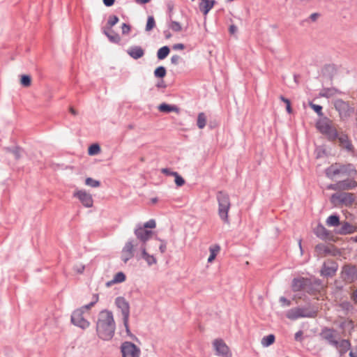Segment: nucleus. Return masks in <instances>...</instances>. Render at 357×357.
Wrapping results in <instances>:
<instances>
[{"label": "nucleus", "instance_id": "f257e3e1", "mask_svg": "<svg viewBox=\"0 0 357 357\" xmlns=\"http://www.w3.org/2000/svg\"><path fill=\"white\" fill-rule=\"evenodd\" d=\"M116 323L112 311L101 310L96 321V333L99 338L104 341L111 340L115 333Z\"/></svg>", "mask_w": 357, "mask_h": 357}, {"label": "nucleus", "instance_id": "f03ea898", "mask_svg": "<svg viewBox=\"0 0 357 357\" xmlns=\"http://www.w3.org/2000/svg\"><path fill=\"white\" fill-rule=\"evenodd\" d=\"M218 203V215L220 218L226 223H229L228 213L231 207L229 195L224 191H218L216 195Z\"/></svg>", "mask_w": 357, "mask_h": 357}, {"label": "nucleus", "instance_id": "7ed1b4c3", "mask_svg": "<svg viewBox=\"0 0 357 357\" xmlns=\"http://www.w3.org/2000/svg\"><path fill=\"white\" fill-rule=\"evenodd\" d=\"M317 314V310L309 305L304 307H294L287 312L286 317L290 320H296L299 318H314Z\"/></svg>", "mask_w": 357, "mask_h": 357}, {"label": "nucleus", "instance_id": "20e7f679", "mask_svg": "<svg viewBox=\"0 0 357 357\" xmlns=\"http://www.w3.org/2000/svg\"><path fill=\"white\" fill-rule=\"evenodd\" d=\"M355 200V196L350 192L334 193L331 197V202L335 205H344L350 206Z\"/></svg>", "mask_w": 357, "mask_h": 357}, {"label": "nucleus", "instance_id": "39448f33", "mask_svg": "<svg viewBox=\"0 0 357 357\" xmlns=\"http://www.w3.org/2000/svg\"><path fill=\"white\" fill-rule=\"evenodd\" d=\"M340 276L347 283H353L357 280V266L345 264L342 266Z\"/></svg>", "mask_w": 357, "mask_h": 357}, {"label": "nucleus", "instance_id": "423d86ee", "mask_svg": "<svg viewBox=\"0 0 357 357\" xmlns=\"http://www.w3.org/2000/svg\"><path fill=\"white\" fill-rule=\"evenodd\" d=\"M137 247V240L130 238L125 244L121 250V259L126 264L130 259L134 257L135 252Z\"/></svg>", "mask_w": 357, "mask_h": 357}, {"label": "nucleus", "instance_id": "0eeeda50", "mask_svg": "<svg viewBox=\"0 0 357 357\" xmlns=\"http://www.w3.org/2000/svg\"><path fill=\"white\" fill-rule=\"evenodd\" d=\"M334 107L341 119H347L354 112V108L351 107L348 102L342 99L336 100L334 102Z\"/></svg>", "mask_w": 357, "mask_h": 357}, {"label": "nucleus", "instance_id": "6e6552de", "mask_svg": "<svg viewBox=\"0 0 357 357\" xmlns=\"http://www.w3.org/2000/svg\"><path fill=\"white\" fill-rule=\"evenodd\" d=\"M134 233L137 238V244L138 245L139 243V246H146V242L151 238L153 234L151 230L146 229L140 224L136 226Z\"/></svg>", "mask_w": 357, "mask_h": 357}, {"label": "nucleus", "instance_id": "1a4fd4ad", "mask_svg": "<svg viewBox=\"0 0 357 357\" xmlns=\"http://www.w3.org/2000/svg\"><path fill=\"white\" fill-rule=\"evenodd\" d=\"M121 352L122 357H139L141 351L134 343L126 341L121 345Z\"/></svg>", "mask_w": 357, "mask_h": 357}, {"label": "nucleus", "instance_id": "9d476101", "mask_svg": "<svg viewBox=\"0 0 357 357\" xmlns=\"http://www.w3.org/2000/svg\"><path fill=\"white\" fill-rule=\"evenodd\" d=\"M83 314L84 312L82 309H77L74 310L71 315L70 321L73 325L79 327L82 329H86L89 326L90 323L84 319Z\"/></svg>", "mask_w": 357, "mask_h": 357}, {"label": "nucleus", "instance_id": "9b49d317", "mask_svg": "<svg viewBox=\"0 0 357 357\" xmlns=\"http://www.w3.org/2000/svg\"><path fill=\"white\" fill-rule=\"evenodd\" d=\"M337 335V331L335 329L328 327L323 328L320 333L321 337L333 347L337 344V340L335 339Z\"/></svg>", "mask_w": 357, "mask_h": 357}, {"label": "nucleus", "instance_id": "f8f14e48", "mask_svg": "<svg viewBox=\"0 0 357 357\" xmlns=\"http://www.w3.org/2000/svg\"><path fill=\"white\" fill-rule=\"evenodd\" d=\"M338 269V264L333 260L324 263L321 269V275L326 278H332L336 274Z\"/></svg>", "mask_w": 357, "mask_h": 357}, {"label": "nucleus", "instance_id": "ddd939ff", "mask_svg": "<svg viewBox=\"0 0 357 357\" xmlns=\"http://www.w3.org/2000/svg\"><path fill=\"white\" fill-rule=\"evenodd\" d=\"M115 304L121 312L123 316V321H126V319H129L130 305L129 303L126 300V298L123 296H118L115 299Z\"/></svg>", "mask_w": 357, "mask_h": 357}, {"label": "nucleus", "instance_id": "4468645a", "mask_svg": "<svg viewBox=\"0 0 357 357\" xmlns=\"http://www.w3.org/2000/svg\"><path fill=\"white\" fill-rule=\"evenodd\" d=\"M213 347L218 356L222 357H231V353L229 351V348L222 340H215L213 342Z\"/></svg>", "mask_w": 357, "mask_h": 357}, {"label": "nucleus", "instance_id": "2eb2a0df", "mask_svg": "<svg viewBox=\"0 0 357 357\" xmlns=\"http://www.w3.org/2000/svg\"><path fill=\"white\" fill-rule=\"evenodd\" d=\"M74 197L79 199L80 202L86 208L93 206V200L92 196L84 190H77L74 193Z\"/></svg>", "mask_w": 357, "mask_h": 357}, {"label": "nucleus", "instance_id": "dca6fc26", "mask_svg": "<svg viewBox=\"0 0 357 357\" xmlns=\"http://www.w3.org/2000/svg\"><path fill=\"white\" fill-rule=\"evenodd\" d=\"M341 227L335 229V233L338 235H348L355 233L357 231V227L352 225L347 221L342 222Z\"/></svg>", "mask_w": 357, "mask_h": 357}, {"label": "nucleus", "instance_id": "f3484780", "mask_svg": "<svg viewBox=\"0 0 357 357\" xmlns=\"http://www.w3.org/2000/svg\"><path fill=\"white\" fill-rule=\"evenodd\" d=\"M337 139H338L340 146L345 149L347 152L353 153L354 151V147L347 134L341 133L338 135Z\"/></svg>", "mask_w": 357, "mask_h": 357}, {"label": "nucleus", "instance_id": "a211bd4d", "mask_svg": "<svg viewBox=\"0 0 357 357\" xmlns=\"http://www.w3.org/2000/svg\"><path fill=\"white\" fill-rule=\"evenodd\" d=\"M332 121L328 117H322L316 122V128L321 133H324L332 128Z\"/></svg>", "mask_w": 357, "mask_h": 357}, {"label": "nucleus", "instance_id": "6ab92c4d", "mask_svg": "<svg viewBox=\"0 0 357 357\" xmlns=\"http://www.w3.org/2000/svg\"><path fill=\"white\" fill-rule=\"evenodd\" d=\"M305 282H308L307 278L300 277L294 278L291 282L292 291L297 292L305 290Z\"/></svg>", "mask_w": 357, "mask_h": 357}, {"label": "nucleus", "instance_id": "aec40b11", "mask_svg": "<svg viewBox=\"0 0 357 357\" xmlns=\"http://www.w3.org/2000/svg\"><path fill=\"white\" fill-rule=\"evenodd\" d=\"M127 54L134 59H139L144 55V50L141 46L133 45L127 50Z\"/></svg>", "mask_w": 357, "mask_h": 357}, {"label": "nucleus", "instance_id": "412c9836", "mask_svg": "<svg viewBox=\"0 0 357 357\" xmlns=\"http://www.w3.org/2000/svg\"><path fill=\"white\" fill-rule=\"evenodd\" d=\"M331 166H333V172L335 176L342 173H347L351 171H352L354 174L356 173V171L353 168V165L351 164L348 165L347 166H338L337 164L332 165ZM349 174L351 175V172H349Z\"/></svg>", "mask_w": 357, "mask_h": 357}, {"label": "nucleus", "instance_id": "4be33fe9", "mask_svg": "<svg viewBox=\"0 0 357 357\" xmlns=\"http://www.w3.org/2000/svg\"><path fill=\"white\" fill-rule=\"evenodd\" d=\"M314 234L319 238L325 240L328 238L330 231L326 227L319 223L314 229Z\"/></svg>", "mask_w": 357, "mask_h": 357}, {"label": "nucleus", "instance_id": "5701e85b", "mask_svg": "<svg viewBox=\"0 0 357 357\" xmlns=\"http://www.w3.org/2000/svg\"><path fill=\"white\" fill-rule=\"evenodd\" d=\"M158 110L160 112L169 114L170 112H174L176 113H178L180 109L175 105H169L166 102H162L158 107Z\"/></svg>", "mask_w": 357, "mask_h": 357}, {"label": "nucleus", "instance_id": "b1692460", "mask_svg": "<svg viewBox=\"0 0 357 357\" xmlns=\"http://www.w3.org/2000/svg\"><path fill=\"white\" fill-rule=\"evenodd\" d=\"M139 249L142 252V258L146 261L149 266H152L157 263L155 257L146 252V246H139Z\"/></svg>", "mask_w": 357, "mask_h": 357}, {"label": "nucleus", "instance_id": "393cba45", "mask_svg": "<svg viewBox=\"0 0 357 357\" xmlns=\"http://www.w3.org/2000/svg\"><path fill=\"white\" fill-rule=\"evenodd\" d=\"M340 190H351L357 187V182L354 179L347 178L339 181Z\"/></svg>", "mask_w": 357, "mask_h": 357}, {"label": "nucleus", "instance_id": "a878e982", "mask_svg": "<svg viewBox=\"0 0 357 357\" xmlns=\"http://www.w3.org/2000/svg\"><path fill=\"white\" fill-rule=\"evenodd\" d=\"M333 347L336 349H339L340 352L343 354L351 349V344L349 340L343 339L340 342L337 341V345H334Z\"/></svg>", "mask_w": 357, "mask_h": 357}, {"label": "nucleus", "instance_id": "bb28decb", "mask_svg": "<svg viewBox=\"0 0 357 357\" xmlns=\"http://www.w3.org/2000/svg\"><path fill=\"white\" fill-rule=\"evenodd\" d=\"M328 227H338L340 225L341 222L340 215L337 213H333L328 217L326 221Z\"/></svg>", "mask_w": 357, "mask_h": 357}, {"label": "nucleus", "instance_id": "cd10ccee", "mask_svg": "<svg viewBox=\"0 0 357 357\" xmlns=\"http://www.w3.org/2000/svg\"><path fill=\"white\" fill-rule=\"evenodd\" d=\"M336 93H342V92L340 91L336 88L331 87V88H324L321 91L319 95L321 97H324V98H331V97L333 96Z\"/></svg>", "mask_w": 357, "mask_h": 357}, {"label": "nucleus", "instance_id": "c85d7f7f", "mask_svg": "<svg viewBox=\"0 0 357 357\" xmlns=\"http://www.w3.org/2000/svg\"><path fill=\"white\" fill-rule=\"evenodd\" d=\"M113 34L109 32V30L103 29V33L108 38L109 40L113 43L119 44L121 41V37L117 33L112 31Z\"/></svg>", "mask_w": 357, "mask_h": 357}, {"label": "nucleus", "instance_id": "c756f323", "mask_svg": "<svg viewBox=\"0 0 357 357\" xmlns=\"http://www.w3.org/2000/svg\"><path fill=\"white\" fill-rule=\"evenodd\" d=\"M170 52L169 46L165 45L160 47L157 52V58L158 60H163L167 57Z\"/></svg>", "mask_w": 357, "mask_h": 357}, {"label": "nucleus", "instance_id": "7c9ffc66", "mask_svg": "<svg viewBox=\"0 0 357 357\" xmlns=\"http://www.w3.org/2000/svg\"><path fill=\"white\" fill-rule=\"evenodd\" d=\"M322 135H325L327 139L330 142H334L336 140L339 135L337 130L333 127Z\"/></svg>", "mask_w": 357, "mask_h": 357}, {"label": "nucleus", "instance_id": "2f4dec72", "mask_svg": "<svg viewBox=\"0 0 357 357\" xmlns=\"http://www.w3.org/2000/svg\"><path fill=\"white\" fill-rule=\"evenodd\" d=\"M205 4L204 6H200V10L204 15H207L208 12L213 8L215 1V0H204Z\"/></svg>", "mask_w": 357, "mask_h": 357}, {"label": "nucleus", "instance_id": "473e14b6", "mask_svg": "<svg viewBox=\"0 0 357 357\" xmlns=\"http://www.w3.org/2000/svg\"><path fill=\"white\" fill-rule=\"evenodd\" d=\"M275 340V336L273 334H269L264 336L261 341V344L264 347H268L272 345Z\"/></svg>", "mask_w": 357, "mask_h": 357}, {"label": "nucleus", "instance_id": "72a5a7b5", "mask_svg": "<svg viewBox=\"0 0 357 357\" xmlns=\"http://www.w3.org/2000/svg\"><path fill=\"white\" fill-rule=\"evenodd\" d=\"M6 151L9 153H11L16 160H18L21 158L22 153L23 152L22 149L19 146L8 147L6 148Z\"/></svg>", "mask_w": 357, "mask_h": 357}, {"label": "nucleus", "instance_id": "f704fd0d", "mask_svg": "<svg viewBox=\"0 0 357 357\" xmlns=\"http://www.w3.org/2000/svg\"><path fill=\"white\" fill-rule=\"evenodd\" d=\"M119 19L118 16L114 15H110L108 18L106 26L104 29L111 30L112 26L116 25L119 22Z\"/></svg>", "mask_w": 357, "mask_h": 357}, {"label": "nucleus", "instance_id": "c9c22d12", "mask_svg": "<svg viewBox=\"0 0 357 357\" xmlns=\"http://www.w3.org/2000/svg\"><path fill=\"white\" fill-rule=\"evenodd\" d=\"M206 124V116L204 112H200L198 114L197 120V126L199 129H203Z\"/></svg>", "mask_w": 357, "mask_h": 357}, {"label": "nucleus", "instance_id": "e433bc0d", "mask_svg": "<svg viewBox=\"0 0 357 357\" xmlns=\"http://www.w3.org/2000/svg\"><path fill=\"white\" fill-rule=\"evenodd\" d=\"M153 73L155 77L162 79L167 74V70L164 66H160L155 69Z\"/></svg>", "mask_w": 357, "mask_h": 357}, {"label": "nucleus", "instance_id": "4c0bfd02", "mask_svg": "<svg viewBox=\"0 0 357 357\" xmlns=\"http://www.w3.org/2000/svg\"><path fill=\"white\" fill-rule=\"evenodd\" d=\"M100 151V146L98 144H92L88 149V154L89 155H98Z\"/></svg>", "mask_w": 357, "mask_h": 357}, {"label": "nucleus", "instance_id": "58836bf2", "mask_svg": "<svg viewBox=\"0 0 357 357\" xmlns=\"http://www.w3.org/2000/svg\"><path fill=\"white\" fill-rule=\"evenodd\" d=\"M219 250L220 246L218 245L210 248V255L208 258V262H212L215 259Z\"/></svg>", "mask_w": 357, "mask_h": 357}, {"label": "nucleus", "instance_id": "ea45409f", "mask_svg": "<svg viewBox=\"0 0 357 357\" xmlns=\"http://www.w3.org/2000/svg\"><path fill=\"white\" fill-rule=\"evenodd\" d=\"M307 282H305V290H306L308 294H313L319 291L312 283V279L307 278Z\"/></svg>", "mask_w": 357, "mask_h": 357}, {"label": "nucleus", "instance_id": "a19ab883", "mask_svg": "<svg viewBox=\"0 0 357 357\" xmlns=\"http://www.w3.org/2000/svg\"><path fill=\"white\" fill-rule=\"evenodd\" d=\"M324 70L326 73L328 74L331 78H332L335 73L336 68L334 64H328L324 66Z\"/></svg>", "mask_w": 357, "mask_h": 357}, {"label": "nucleus", "instance_id": "79ce46f5", "mask_svg": "<svg viewBox=\"0 0 357 357\" xmlns=\"http://www.w3.org/2000/svg\"><path fill=\"white\" fill-rule=\"evenodd\" d=\"M155 21L153 16H152V15L149 16L147 18L145 30L146 31H150L155 27Z\"/></svg>", "mask_w": 357, "mask_h": 357}, {"label": "nucleus", "instance_id": "37998d69", "mask_svg": "<svg viewBox=\"0 0 357 357\" xmlns=\"http://www.w3.org/2000/svg\"><path fill=\"white\" fill-rule=\"evenodd\" d=\"M126 279V274L123 272H118L113 278V282L117 283H121Z\"/></svg>", "mask_w": 357, "mask_h": 357}, {"label": "nucleus", "instance_id": "c03bdc74", "mask_svg": "<svg viewBox=\"0 0 357 357\" xmlns=\"http://www.w3.org/2000/svg\"><path fill=\"white\" fill-rule=\"evenodd\" d=\"M21 84L24 87H28L31 84V77L29 75H22L20 79Z\"/></svg>", "mask_w": 357, "mask_h": 357}, {"label": "nucleus", "instance_id": "a18cd8bd", "mask_svg": "<svg viewBox=\"0 0 357 357\" xmlns=\"http://www.w3.org/2000/svg\"><path fill=\"white\" fill-rule=\"evenodd\" d=\"M85 184L93 188H97L100 185V182L91 177H89L86 178Z\"/></svg>", "mask_w": 357, "mask_h": 357}, {"label": "nucleus", "instance_id": "49530a36", "mask_svg": "<svg viewBox=\"0 0 357 357\" xmlns=\"http://www.w3.org/2000/svg\"><path fill=\"white\" fill-rule=\"evenodd\" d=\"M310 107L318 114V116L322 117L324 116V114L322 112V106L319 105L314 104L313 102H310Z\"/></svg>", "mask_w": 357, "mask_h": 357}, {"label": "nucleus", "instance_id": "de8ad7c7", "mask_svg": "<svg viewBox=\"0 0 357 357\" xmlns=\"http://www.w3.org/2000/svg\"><path fill=\"white\" fill-rule=\"evenodd\" d=\"M169 27L175 32H179L182 29L181 24L176 21L173 20L171 21Z\"/></svg>", "mask_w": 357, "mask_h": 357}, {"label": "nucleus", "instance_id": "09e8293b", "mask_svg": "<svg viewBox=\"0 0 357 357\" xmlns=\"http://www.w3.org/2000/svg\"><path fill=\"white\" fill-rule=\"evenodd\" d=\"M174 182L178 187H181L184 185L185 180L178 172L174 176Z\"/></svg>", "mask_w": 357, "mask_h": 357}, {"label": "nucleus", "instance_id": "8fccbe9b", "mask_svg": "<svg viewBox=\"0 0 357 357\" xmlns=\"http://www.w3.org/2000/svg\"><path fill=\"white\" fill-rule=\"evenodd\" d=\"M280 99L282 102H284V103H287V107H286L287 112L289 114L292 113V108H291V101L288 98L284 97L283 96H280Z\"/></svg>", "mask_w": 357, "mask_h": 357}, {"label": "nucleus", "instance_id": "3c124183", "mask_svg": "<svg viewBox=\"0 0 357 357\" xmlns=\"http://www.w3.org/2000/svg\"><path fill=\"white\" fill-rule=\"evenodd\" d=\"M143 227H144L146 229H153L156 226V223L155 220L151 219L146 222H145L143 225H142Z\"/></svg>", "mask_w": 357, "mask_h": 357}, {"label": "nucleus", "instance_id": "603ef678", "mask_svg": "<svg viewBox=\"0 0 357 357\" xmlns=\"http://www.w3.org/2000/svg\"><path fill=\"white\" fill-rule=\"evenodd\" d=\"M123 325L125 326L127 335L129 337H130L132 339L136 338V337L131 333V331L130 330L129 324H128L129 319H126V321H123Z\"/></svg>", "mask_w": 357, "mask_h": 357}, {"label": "nucleus", "instance_id": "864d4df0", "mask_svg": "<svg viewBox=\"0 0 357 357\" xmlns=\"http://www.w3.org/2000/svg\"><path fill=\"white\" fill-rule=\"evenodd\" d=\"M157 240L160 241V245L159 246V250L161 253H165L167 250V241L165 240L160 239L159 238H156Z\"/></svg>", "mask_w": 357, "mask_h": 357}, {"label": "nucleus", "instance_id": "5fc2aeb1", "mask_svg": "<svg viewBox=\"0 0 357 357\" xmlns=\"http://www.w3.org/2000/svg\"><path fill=\"white\" fill-rule=\"evenodd\" d=\"M315 250L317 251H324L326 254L330 253V250L322 243L317 244L315 247Z\"/></svg>", "mask_w": 357, "mask_h": 357}, {"label": "nucleus", "instance_id": "6e6d98bb", "mask_svg": "<svg viewBox=\"0 0 357 357\" xmlns=\"http://www.w3.org/2000/svg\"><path fill=\"white\" fill-rule=\"evenodd\" d=\"M325 174L327 177H328L330 178H333L335 176L333 172V166L331 165L330 167L326 168L325 170Z\"/></svg>", "mask_w": 357, "mask_h": 357}, {"label": "nucleus", "instance_id": "4d7b16f0", "mask_svg": "<svg viewBox=\"0 0 357 357\" xmlns=\"http://www.w3.org/2000/svg\"><path fill=\"white\" fill-rule=\"evenodd\" d=\"M340 306L344 310L347 311H349L350 310L353 309L352 304L349 301L342 302Z\"/></svg>", "mask_w": 357, "mask_h": 357}, {"label": "nucleus", "instance_id": "13d9d810", "mask_svg": "<svg viewBox=\"0 0 357 357\" xmlns=\"http://www.w3.org/2000/svg\"><path fill=\"white\" fill-rule=\"evenodd\" d=\"M121 29H122V34L126 35L130 33L131 26L128 24L123 23L122 26H121Z\"/></svg>", "mask_w": 357, "mask_h": 357}, {"label": "nucleus", "instance_id": "bf43d9fd", "mask_svg": "<svg viewBox=\"0 0 357 357\" xmlns=\"http://www.w3.org/2000/svg\"><path fill=\"white\" fill-rule=\"evenodd\" d=\"M161 172L162 174H165L166 176H174L176 175V174L177 173L176 172L172 171L169 168L162 169Z\"/></svg>", "mask_w": 357, "mask_h": 357}, {"label": "nucleus", "instance_id": "052dcab7", "mask_svg": "<svg viewBox=\"0 0 357 357\" xmlns=\"http://www.w3.org/2000/svg\"><path fill=\"white\" fill-rule=\"evenodd\" d=\"M312 283L314 284L315 287L317 288L318 290H319V288L322 285V281L318 278H314L313 280H312Z\"/></svg>", "mask_w": 357, "mask_h": 357}, {"label": "nucleus", "instance_id": "680f3d73", "mask_svg": "<svg viewBox=\"0 0 357 357\" xmlns=\"http://www.w3.org/2000/svg\"><path fill=\"white\" fill-rule=\"evenodd\" d=\"M181 59L180 56L175 54L171 57V63L174 65H177Z\"/></svg>", "mask_w": 357, "mask_h": 357}, {"label": "nucleus", "instance_id": "e2e57ef3", "mask_svg": "<svg viewBox=\"0 0 357 357\" xmlns=\"http://www.w3.org/2000/svg\"><path fill=\"white\" fill-rule=\"evenodd\" d=\"M303 331H297L296 333H295V335H294V339L296 341H298V342H301L302 341V336H303Z\"/></svg>", "mask_w": 357, "mask_h": 357}, {"label": "nucleus", "instance_id": "0e129e2a", "mask_svg": "<svg viewBox=\"0 0 357 357\" xmlns=\"http://www.w3.org/2000/svg\"><path fill=\"white\" fill-rule=\"evenodd\" d=\"M327 188L332 190H340L339 181L334 184H330Z\"/></svg>", "mask_w": 357, "mask_h": 357}, {"label": "nucleus", "instance_id": "69168bd1", "mask_svg": "<svg viewBox=\"0 0 357 357\" xmlns=\"http://www.w3.org/2000/svg\"><path fill=\"white\" fill-rule=\"evenodd\" d=\"M95 305V302H91L89 303V304L87 305H83L82 307H80L79 309H82V311L84 312V310H90L92 307H93Z\"/></svg>", "mask_w": 357, "mask_h": 357}, {"label": "nucleus", "instance_id": "338daca9", "mask_svg": "<svg viewBox=\"0 0 357 357\" xmlns=\"http://www.w3.org/2000/svg\"><path fill=\"white\" fill-rule=\"evenodd\" d=\"M280 302L282 303L286 306H289L291 304V302L284 296L280 298Z\"/></svg>", "mask_w": 357, "mask_h": 357}, {"label": "nucleus", "instance_id": "774afa93", "mask_svg": "<svg viewBox=\"0 0 357 357\" xmlns=\"http://www.w3.org/2000/svg\"><path fill=\"white\" fill-rule=\"evenodd\" d=\"M173 50H183L185 48V45L183 43H177L174 44L172 46Z\"/></svg>", "mask_w": 357, "mask_h": 357}]
</instances>
